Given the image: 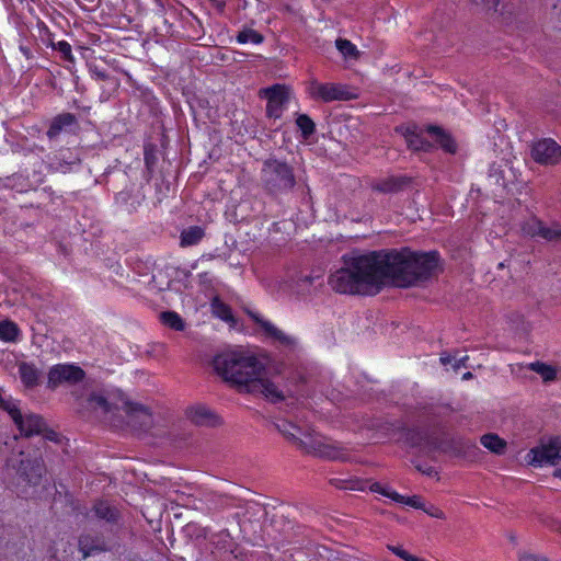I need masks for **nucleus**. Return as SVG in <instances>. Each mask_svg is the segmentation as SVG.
Segmentation results:
<instances>
[{"label":"nucleus","mask_w":561,"mask_h":561,"mask_svg":"<svg viewBox=\"0 0 561 561\" xmlns=\"http://www.w3.org/2000/svg\"><path fill=\"white\" fill-rule=\"evenodd\" d=\"M437 266L435 252L417 253L408 248L375 251L346 260L328 284L337 294L376 295L387 284L410 287L425 280Z\"/></svg>","instance_id":"f257e3e1"},{"label":"nucleus","mask_w":561,"mask_h":561,"mask_svg":"<svg viewBox=\"0 0 561 561\" xmlns=\"http://www.w3.org/2000/svg\"><path fill=\"white\" fill-rule=\"evenodd\" d=\"M215 371L240 391L263 394L273 403L284 401L285 391L267 378L265 359L249 350H233L217 355L213 360Z\"/></svg>","instance_id":"f03ea898"},{"label":"nucleus","mask_w":561,"mask_h":561,"mask_svg":"<svg viewBox=\"0 0 561 561\" xmlns=\"http://www.w3.org/2000/svg\"><path fill=\"white\" fill-rule=\"evenodd\" d=\"M261 181L263 188L275 197L289 192L296 185L294 169L288 163L277 159L264 161Z\"/></svg>","instance_id":"7ed1b4c3"},{"label":"nucleus","mask_w":561,"mask_h":561,"mask_svg":"<svg viewBox=\"0 0 561 561\" xmlns=\"http://www.w3.org/2000/svg\"><path fill=\"white\" fill-rule=\"evenodd\" d=\"M300 451L328 460H347V449L310 428H306L296 447Z\"/></svg>","instance_id":"20e7f679"},{"label":"nucleus","mask_w":561,"mask_h":561,"mask_svg":"<svg viewBox=\"0 0 561 561\" xmlns=\"http://www.w3.org/2000/svg\"><path fill=\"white\" fill-rule=\"evenodd\" d=\"M307 91L311 99L325 103L333 101H348L356 99L357 95L346 85L337 83H321L316 79L308 82Z\"/></svg>","instance_id":"39448f33"},{"label":"nucleus","mask_w":561,"mask_h":561,"mask_svg":"<svg viewBox=\"0 0 561 561\" xmlns=\"http://www.w3.org/2000/svg\"><path fill=\"white\" fill-rule=\"evenodd\" d=\"M85 377L84 370L73 364H57L50 367L47 376V387L56 389L61 385H76Z\"/></svg>","instance_id":"423d86ee"},{"label":"nucleus","mask_w":561,"mask_h":561,"mask_svg":"<svg viewBox=\"0 0 561 561\" xmlns=\"http://www.w3.org/2000/svg\"><path fill=\"white\" fill-rule=\"evenodd\" d=\"M19 456L20 460L18 462L11 459V466L25 482L33 485L38 484L45 473L43 458L41 456L30 458L28 456H25L24 451H20Z\"/></svg>","instance_id":"0eeeda50"},{"label":"nucleus","mask_w":561,"mask_h":561,"mask_svg":"<svg viewBox=\"0 0 561 561\" xmlns=\"http://www.w3.org/2000/svg\"><path fill=\"white\" fill-rule=\"evenodd\" d=\"M122 409L125 412L126 424L135 431H147L153 424L150 410L139 403L121 399Z\"/></svg>","instance_id":"6e6552de"},{"label":"nucleus","mask_w":561,"mask_h":561,"mask_svg":"<svg viewBox=\"0 0 561 561\" xmlns=\"http://www.w3.org/2000/svg\"><path fill=\"white\" fill-rule=\"evenodd\" d=\"M87 408L102 416L114 426L122 424L117 412L122 409V403H113L105 396L99 392H92L87 399Z\"/></svg>","instance_id":"1a4fd4ad"},{"label":"nucleus","mask_w":561,"mask_h":561,"mask_svg":"<svg viewBox=\"0 0 561 561\" xmlns=\"http://www.w3.org/2000/svg\"><path fill=\"white\" fill-rule=\"evenodd\" d=\"M527 458L528 463L535 467L543 463L556 465L561 460V438H552L548 444L530 449Z\"/></svg>","instance_id":"9d476101"},{"label":"nucleus","mask_w":561,"mask_h":561,"mask_svg":"<svg viewBox=\"0 0 561 561\" xmlns=\"http://www.w3.org/2000/svg\"><path fill=\"white\" fill-rule=\"evenodd\" d=\"M260 95L267 100V116L279 118L289 100L288 89L285 85L275 84L273 87L261 90Z\"/></svg>","instance_id":"9b49d317"},{"label":"nucleus","mask_w":561,"mask_h":561,"mask_svg":"<svg viewBox=\"0 0 561 561\" xmlns=\"http://www.w3.org/2000/svg\"><path fill=\"white\" fill-rule=\"evenodd\" d=\"M531 157L540 164L554 165L561 161V147L554 140L546 138L533 146Z\"/></svg>","instance_id":"f8f14e48"},{"label":"nucleus","mask_w":561,"mask_h":561,"mask_svg":"<svg viewBox=\"0 0 561 561\" xmlns=\"http://www.w3.org/2000/svg\"><path fill=\"white\" fill-rule=\"evenodd\" d=\"M19 431L25 437L41 435L45 431L44 419L34 413L21 414L14 422Z\"/></svg>","instance_id":"ddd939ff"},{"label":"nucleus","mask_w":561,"mask_h":561,"mask_svg":"<svg viewBox=\"0 0 561 561\" xmlns=\"http://www.w3.org/2000/svg\"><path fill=\"white\" fill-rule=\"evenodd\" d=\"M78 546L83 559L108 550L104 538L92 534L81 535L79 537Z\"/></svg>","instance_id":"4468645a"},{"label":"nucleus","mask_w":561,"mask_h":561,"mask_svg":"<svg viewBox=\"0 0 561 561\" xmlns=\"http://www.w3.org/2000/svg\"><path fill=\"white\" fill-rule=\"evenodd\" d=\"M19 376L27 389H33L39 385L42 371L34 363L20 362L18 364Z\"/></svg>","instance_id":"2eb2a0df"},{"label":"nucleus","mask_w":561,"mask_h":561,"mask_svg":"<svg viewBox=\"0 0 561 561\" xmlns=\"http://www.w3.org/2000/svg\"><path fill=\"white\" fill-rule=\"evenodd\" d=\"M252 318L254 319V321L256 323H259L261 325V328L264 330L266 335L274 339L279 344L287 346V347L295 345V343H296L295 339L293 336L286 334L278 328H276L272 322L262 320L261 318H259L255 314H252Z\"/></svg>","instance_id":"dca6fc26"},{"label":"nucleus","mask_w":561,"mask_h":561,"mask_svg":"<svg viewBox=\"0 0 561 561\" xmlns=\"http://www.w3.org/2000/svg\"><path fill=\"white\" fill-rule=\"evenodd\" d=\"M274 426L295 447H297L300 437L306 431V428H301L287 420H278L274 423Z\"/></svg>","instance_id":"f3484780"},{"label":"nucleus","mask_w":561,"mask_h":561,"mask_svg":"<svg viewBox=\"0 0 561 561\" xmlns=\"http://www.w3.org/2000/svg\"><path fill=\"white\" fill-rule=\"evenodd\" d=\"M92 511L98 519L105 520L106 523L117 524L121 518L118 508L107 501H98L93 505Z\"/></svg>","instance_id":"a211bd4d"},{"label":"nucleus","mask_w":561,"mask_h":561,"mask_svg":"<svg viewBox=\"0 0 561 561\" xmlns=\"http://www.w3.org/2000/svg\"><path fill=\"white\" fill-rule=\"evenodd\" d=\"M187 419L196 425H213L216 415L205 405H194L186 410Z\"/></svg>","instance_id":"6ab92c4d"},{"label":"nucleus","mask_w":561,"mask_h":561,"mask_svg":"<svg viewBox=\"0 0 561 561\" xmlns=\"http://www.w3.org/2000/svg\"><path fill=\"white\" fill-rule=\"evenodd\" d=\"M427 131L434 136L435 141L448 153H455L457 145L453 137L438 126H428Z\"/></svg>","instance_id":"aec40b11"},{"label":"nucleus","mask_w":561,"mask_h":561,"mask_svg":"<svg viewBox=\"0 0 561 561\" xmlns=\"http://www.w3.org/2000/svg\"><path fill=\"white\" fill-rule=\"evenodd\" d=\"M76 122V117L73 114L70 113H64L58 116H56L47 130V136L49 139L56 138L60 131L67 127L72 125Z\"/></svg>","instance_id":"412c9836"},{"label":"nucleus","mask_w":561,"mask_h":561,"mask_svg":"<svg viewBox=\"0 0 561 561\" xmlns=\"http://www.w3.org/2000/svg\"><path fill=\"white\" fill-rule=\"evenodd\" d=\"M204 230L198 226H192L181 232L180 245L183 248L197 244L204 238Z\"/></svg>","instance_id":"4be33fe9"},{"label":"nucleus","mask_w":561,"mask_h":561,"mask_svg":"<svg viewBox=\"0 0 561 561\" xmlns=\"http://www.w3.org/2000/svg\"><path fill=\"white\" fill-rule=\"evenodd\" d=\"M480 442L483 447L497 455L503 454L506 447V442L492 433L483 435Z\"/></svg>","instance_id":"5701e85b"},{"label":"nucleus","mask_w":561,"mask_h":561,"mask_svg":"<svg viewBox=\"0 0 561 561\" xmlns=\"http://www.w3.org/2000/svg\"><path fill=\"white\" fill-rule=\"evenodd\" d=\"M162 323L175 331H183L185 329V322L179 313L175 311H163L160 314Z\"/></svg>","instance_id":"b1692460"},{"label":"nucleus","mask_w":561,"mask_h":561,"mask_svg":"<svg viewBox=\"0 0 561 561\" xmlns=\"http://www.w3.org/2000/svg\"><path fill=\"white\" fill-rule=\"evenodd\" d=\"M528 368L540 375L545 381H551L556 379L557 371L550 365H547L541 362H534L529 364Z\"/></svg>","instance_id":"393cba45"},{"label":"nucleus","mask_w":561,"mask_h":561,"mask_svg":"<svg viewBox=\"0 0 561 561\" xmlns=\"http://www.w3.org/2000/svg\"><path fill=\"white\" fill-rule=\"evenodd\" d=\"M337 50L345 57L351 59H357L359 51L356 46L348 39L339 38L335 42Z\"/></svg>","instance_id":"a878e982"},{"label":"nucleus","mask_w":561,"mask_h":561,"mask_svg":"<svg viewBox=\"0 0 561 561\" xmlns=\"http://www.w3.org/2000/svg\"><path fill=\"white\" fill-rule=\"evenodd\" d=\"M19 329L11 321L0 322V339L5 342H14L18 337Z\"/></svg>","instance_id":"bb28decb"},{"label":"nucleus","mask_w":561,"mask_h":561,"mask_svg":"<svg viewBox=\"0 0 561 561\" xmlns=\"http://www.w3.org/2000/svg\"><path fill=\"white\" fill-rule=\"evenodd\" d=\"M330 483L337 489H350V490H365L366 482L354 479H331Z\"/></svg>","instance_id":"cd10ccee"},{"label":"nucleus","mask_w":561,"mask_h":561,"mask_svg":"<svg viewBox=\"0 0 561 561\" xmlns=\"http://www.w3.org/2000/svg\"><path fill=\"white\" fill-rule=\"evenodd\" d=\"M237 41L240 44H261L263 42V36L255 30L244 28L241 32H239Z\"/></svg>","instance_id":"c85d7f7f"},{"label":"nucleus","mask_w":561,"mask_h":561,"mask_svg":"<svg viewBox=\"0 0 561 561\" xmlns=\"http://www.w3.org/2000/svg\"><path fill=\"white\" fill-rule=\"evenodd\" d=\"M404 183L405 181L403 179L391 178L380 182L375 186V188L382 193H393L399 191Z\"/></svg>","instance_id":"c756f323"},{"label":"nucleus","mask_w":561,"mask_h":561,"mask_svg":"<svg viewBox=\"0 0 561 561\" xmlns=\"http://www.w3.org/2000/svg\"><path fill=\"white\" fill-rule=\"evenodd\" d=\"M318 279V277L313 276H301L297 280V293L300 295H311L314 290V282Z\"/></svg>","instance_id":"7c9ffc66"},{"label":"nucleus","mask_w":561,"mask_h":561,"mask_svg":"<svg viewBox=\"0 0 561 561\" xmlns=\"http://www.w3.org/2000/svg\"><path fill=\"white\" fill-rule=\"evenodd\" d=\"M296 124L302 133L305 138H308L316 130V125L313 121L307 114L298 115L296 119Z\"/></svg>","instance_id":"2f4dec72"},{"label":"nucleus","mask_w":561,"mask_h":561,"mask_svg":"<svg viewBox=\"0 0 561 561\" xmlns=\"http://www.w3.org/2000/svg\"><path fill=\"white\" fill-rule=\"evenodd\" d=\"M539 238H542L547 241H560L561 240V227L559 225H553L551 227H547L542 224V228H541Z\"/></svg>","instance_id":"473e14b6"},{"label":"nucleus","mask_w":561,"mask_h":561,"mask_svg":"<svg viewBox=\"0 0 561 561\" xmlns=\"http://www.w3.org/2000/svg\"><path fill=\"white\" fill-rule=\"evenodd\" d=\"M0 409L8 412L13 422H15L16 419L20 417V415L22 414L21 410L18 407V402L12 398H5L2 402H0Z\"/></svg>","instance_id":"72a5a7b5"},{"label":"nucleus","mask_w":561,"mask_h":561,"mask_svg":"<svg viewBox=\"0 0 561 561\" xmlns=\"http://www.w3.org/2000/svg\"><path fill=\"white\" fill-rule=\"evenodd\" d=\"M542 224L543 222L538 220L537 218H531L522 226V230L525 234L529 237H539Z\"/></svg>","instance_id":"f704fd0d"},{"label":"nucleus","mask_w":561,"mask_h":561,"mask_svg":"<svg viewBox=\"0 0 561 561\" xmlns=\"http://www.w3.org/2000/svg\"><path fill=\"white\" fill-rule=\"evenodd\" d=\"M408 146L413 150H426L430 144L423 141L417 135L411 134L407 136Z\"/></svg>","instance_id":"c9c22d12"},{"label":"nucleus","mask_w":561,"mask_h":561,"mask_svg":"<svg viewBox=\"0 0 561 561\" xmlns=\"http://www.w3.org/2000/svg\"><path fill=\"white\" fill-rule=\"evenodd\" d=\"M54 48L61 54L64 59H66L68 61H73V56L71 54V46L68 42L60 41L54 45Z\"/></svg>","instance_id":"e433bc0d"},{"label":"nucleus","mask_w":561,"mask_h":561,"mask_svg":"<svg viewBox=\"0 0 561 561\" xmlns=\"http://www.w3.org/2000/svg\"><path fill=\"white\" fill-rule=\"evenodd\" d=\"M550 20L553 22L556 28L561 30V0H558V2L553 4L550 12Z\"/></svg>","instance_id":"4c0bfd02"},{"label":"nucleus","mask_w":561,"mask_h":561,"mask_svg":"<svg viewBox=\"0 0 561 561\" xmlns=\"http://www.w3.org/2000/svg\"><path fill=\"white\" fill-rule=\"evenodd\" d=\"M214 308H215V312H216V314H217L220 319H222V320H225V321H230V320H232L231 311H230V309H229L226 305H224V304H218V305H217V304H214Z\"/></svg>","instance_id":"58836bf2"},{"label":"nucleus","mask_w":561,"mask_h":561,"mask_svg":"<svg viewBox=\"0 0 561 561\" xmlns=\"http://www.w3.org/2000/svg\"><path fill=\"white\" fill-rule=\"evenodd\" d=\"M407 440L412 446H420L422 444V440H423V435L419 431H409L407 433Z\"/></svg>","instance_id":"ea45409f"},{"label":"nucleus","mask_w":561,"mask_h":561,"mask_svg":"<svg viewBox=\"0 0 561 561\" xmlns=\"http://www.w3.org/2000/svg\"><path fill=\"white\" fill-rule=\"evenodd\" d=\"M403 504L409 505L414 508H421V510L424 508V504L421 501V497L416 496V495L405 497V501Z\"/></svg>","instance_id":"a19ab883"},{"label":"nucleus","mask_w":561,"mask_h":561,"mask_svg":"<svg viewBox=\"0 0 561 561\" xmlns=\"http://www.w3.org/2000/svg\"><path fill=\"white\" fill-rule=\"evenodd\" d=\"M423 511H424L425 513H427V514H428L430 516H432V517L440 518V519L445 518V514H444V512H443L442 510H439L438 507H435V506H433V505H432V506H430V507H425V506H424Z\"/></svg>","instance_id":"79ce46f5"},{"label":"nucleus","mask_w":561,"mask_h":561,"mask_svg":"<svg viewBox=\"0 0 561 561\" xmlns=\"http://www.w3.org/2000/svg\"><path fill=\"white\" fill-rule=\"evenodd\" d=\"M388 549L390 551H392L397 557H399L400 559H402L404 561H407L410 556V553L407 550H404L398 546H388Z\"/></svg>","instance_id":"37998d69"},{"label":"nucleus","mask_w":561,"mask_h":561,"mask_svg":"<svg viewBox=\"0 0 561 561\" xmlns=\"http://www.w3.org/2000/svg\"><path fill=\"white\" fill-rule=\"evenodd\" d=\"M518 561H548L545 557L533 554V553H523L519 557Z\"/></svg>","instance_id":"c03bdc74"},{"label":"nucleus","mask_w":561,"mask_h":561,"mask_svg":"<svg viewBox=\"0 0 561 561\" xmlns=\"http://www.w3.org/2000/svg\"><path fill=\"white\" fill-rule=\"evenodd\" d=\"M476 4L483 5L488 9H495L499 4V0H472Z\"/></svg>","instance_id":"a18cd8bd"},{"label":"nucleus","mask_w":561,"mask_h":561,"mask_svg":"<svg viewBox=\"0 0 561 561\" xmlns=\"http://www.w3.org/2000/svg\"><path fill=\"white\" fill-rule=\"evenodd\" d=\"M42 435L45 437V439H48L51 442L58 440V434L53 430H48L46 423H45V431L42 433Z\"/></svg>","instance_id":"49530a36"},{"label":"nucleus","mask_w":561,"mask_h":561,"mask_svg":"<svg viewBox=\"0 0 561 561\" xmlns=\"http://www.w3.org/2000/svg\"><path fill=\"white\" fill-rule=\"evenodd\" d=\"M383 495L385 496H388L390 497L391 500L396 501V502H399V503H404L405 501V496L397 493L396 491H387V492H383Z\"/></svg>","instance_id":"de8ad7c7"},{"label":"nucleus","mask_w":561,"mask_h":561,"mask_svg":"<svg viewBox=\"0 0 561 561\" xmlns=\"http://www.w3.org/2000/svg\"><path fill=\"white\" fill-rule=\"evenodd\" d=\"M467 359H468V356H463L459 359H456L453 365L454 369L457 371L460 367H465Z\"/></svg>","instance_id":"09e8293b"},{"label":"nucleus","mask_w":561,"mask_h":561,"mask_svg":"<svg viewBox=\"0 0 561 561\" xmlns=\"http://www.w3.org/2000/svg\"><path fill=\"white\" fill-rule=\"evenodd\" d=\"M369 489L370 491L373 492H377V493H380L383 495V492H387L388 490H386L385 488H382L379 483H371L369 485Z\"/></svg>","instance_id":"8fccbe9b"},{"label":"nucleus","mask_w":561,"mask_h":561,"mask_svg":"<svg viewBox=\"0 0 561 561\" xmlns=\"http://www.w3.org/2000/svg\"><path fill=\"white\" fill-rule=\"evenodd\" d=\"M416 469L419 471H421L422 473L426 474V476H434V474H436V471L432 467L422 468L421 466H417Z\"/></svg>","instance_id":"3c124183"},{"label":"nucleus","mask_w":561,"mask_h":561,"mask_svg":"<svg viewBox=\"0 0 561 561\" xmlns=\"http://www.w3.org/2000/svg\"><path fill=\"white\" fill-rule=\"evenodd\" d=\"M451 356L448 355L447 353H443L439 357V362L443 364V365H447V364H450L451 363Z\"/></svg>","instance_id":"603ef678"},{"label":"nucleus","mask_w":561,"mask_h":561,"mask_svg":"<svg viewBox=\"0 0 561 561\" xmlns=\"http://www.w3.org/2000/svg\"><path fill=\"white\" fill-rule=\"evenodd\" d=\"M94 75L100 80H106L108 78L107 75L103 71H94Z\"/></svg>","instance_id":"864d4df0"},{"label":"nucleus","mask_w":561,"mask_h":561,"mask_svg":"<svg viewBox=\"0 0 561 561\" xmlns=\"http://www.w3.org/2000/svg\"><path fill=\"white\" fill-rule=\"evenodd\" d=\"M407 561H425V560L410 553Z\"/></svg>","instance_id":"5fc2aeb1"},{"label":"nucleus","mask_w":561,"mask_h":561,"mask_svg":"<svg viewBox=\"0 0 561 561\" xmlns=\"http://www.w3.org/2000/svg\"><path fill=\"white\" fill-rule=\"evenodd\" d=\"M472 377H473L472 373L467 371L466 374H463L462 379H463V380H469V379H471Z\"/></svg>","instance_id":"6e6d98bb"},{"label":"nucleus","mask_w":561,"mask_h":561,"mask_svg":"<svg viewBox=\"0 0 561 561\" xmlns=\"http://www.w3.org/2000/svg\"><path fill=\"white\" fill-rule=\"evenodd\" d=\"M554 477H558V478H560V479H561V468H559V469H557V470L554 471Z\"/></svg>","instance_id":"4d7b16f0"},{"label":"nucleus","mask_w":561,"mask_h":561,"mask_svg":"<svg viewBox=\"0 0 561 561\" xmlns=\"http://www.w3.org/2000/svg\"><path fill=\"white\" fill-rule=\"evenodd\" d=\"M2 392H3V390H2V388L0 387V402H2V401L5 399V398L2 396Z\"/></svg>","instance_id":"13d9d810"},{"label":"nucleus","mask_w":561,"mask_h":561,"mask_svg":"<svg viewBox=\"0 0 561 561\" xmlns=\"http://www.w3.org/2000/svg\"><path fill=\"white\" fill-rule=\"evenodd\" d=\"M309 193H310V188L307 186L306 187V195H309Z\"/></svg>","instance_id":"bf43d9fd"},{"label":"nucleus","mask_w":561,"mask_h":561,"mask_svg":"<svg viewBox=\"0 0 561 561\" xmlns=\"http://www.w3.org/2000/svg\"><path fill=\"white\" fill-rule=\"evenodd\" d=\"M499 267H501V268L504 267V263H500Z\"/></svg>","instance_id":"052dcab7"},{"label":"nucleus","mask_w":561,"mask_h":561,"mask_svg":"<svg viewBox=\"0 0 561 561\" xmlns=\"http://www.w3.org/2000/svg\"><path fill=\"white\" fill-rule=\"evenodd\" d=\"M337 561H346V560H344V559H340V560H337Z\"/></svg>","instance_id":"680f3d73"}]
</instances>
